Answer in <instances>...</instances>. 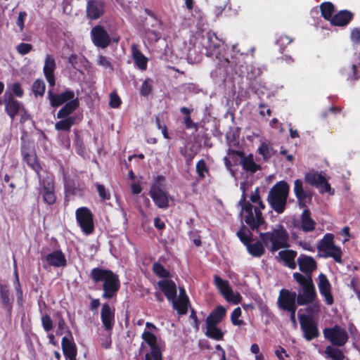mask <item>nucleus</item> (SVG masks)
Here are the masks:
<instances>
[{"instance_id":"obj_1","label":"nucleus","mask_w":360,"mask_h":360,"mask_svg":"<svg viewBox=\"0 0 360 360\" xmlns=\"http://www.w3.org/2000/svg\"><path fill=\"white\" fill-rule=\"evenodd\" d=\"M92 281L97 283L103 281L102 297L105 300H111L117 296L120 288V281L117 274L112 271L99 267L93 268L90 272Z\"/></svg>"},{"instance_id":"obj_2","label":"nucleus","mask_w":360,"mask_h":360,"mask_svg":"<svg viewBox=\"0 0 360 360\" xmlns=\"http://www.w3.org/2000/svg\"><path fill=\"white\" fill-rule=\"evenodd\" d=\"M201 44L205 49V54L208 57H214L219 60V65L225 67L231 62L227 57L221 54L224 42L218 38L215 33L207 32L202 36Z\"/></svg>"},{"instance_id":"obj_3","label":"nucleus","mask_w":360,"mask_h":360,"mask_svg":"<svg viewBox=\"0 0 360 360\" xmlns=\"http://www.w3.org/2000/svg\"><path fill=\"white\" fill-rule=\"evenodd\" d=\"M295 281L299 284L297 304L299 306L307 305L318 297L312 276H304L301 273L295 272L292 275Z\"/></svg>"},{"instance_id":"obj_4","label":"nucleus","mask_w":360,"mask_h":360,"mask_svg":"<svg viewBox=\"0 0 360 360\" xmlns=\"http://www.w3.org/2000/svg\"><path fill=\"white\" fill-rule=\"evenodd\" d=\"M289 191L290 186L285 181H278L269 190L267 202L276 213L282 214L284 212L287 205Z\"/></svg>"},{"instance_id":"obj_5","label":"nucleus","mask_w":360,"mask_h":360,"mask_svg":"<svg viewBox=\"0 0 360 360\" xmlns=\"http://www.w3.org/2000/svg\"><path fill=\"white\" fill-rule=\"evenodd\" d=\"M259 238L264 241L266 246L271 243L270 251L274 252L282 248H288V233L283 225H278L272 231L260 233Z\"/></svg>"},{"instance_id":"obj_6","label":"nucleus","mask_w":360,"mask_h":360,"mask_svg":"<svg viewBox=\"0 0 360 360\" xmlns=\"http://www.w3.org/2000/svg\"><path fill=\"white\" fill-rule=\"evenodd\" d=\"M239 205L242 207V212L245 214L244 221L250 230H257L261 225L265 223L262 213L258 210V207H254L255 214L253 213V206L250 202L246 201V197L244 193L239 201Z\"/></svg>"},{"instance_id":"obj_7","label":"nucleus","mask_w":360,"mask_h":360,"mask_svg":"<svg viewBox=\"0 0 360 360\" xmlns=\"http://www.w3.org/2000/svg\"><path fill=\"white\" fill-rule=\"evenodd\" d=\"M165 176L158 175L155 179L149 191V195L153 202L161 209H167L169 206L168 193L163 190L165 187Z\"/></svg>"},{"instance_id":"obj_8","label":"nucleus","mask_w":360,"mask_h":360,"mask_svg":"<svg viewBox=\"0 0 360 360\" xmlns=\"http://www.w3.org/2000/svg\"><path fill=\"white\" fill-rule=\"evenodd\" d=\"M333 238L332 233H326L319 243L318 249L324 252V257H331L335 262L342 264V252L340 247L334 245Z\"/></svg>"},{"instance_id":"obj_9","label":"nucleus","mask_w":360,"mask_h":360,"mask_svg":"<svg viewBox=\"0 0 360 360\" xmlns=\"http://www.w3.org/2000/svg\"><path fill=\"white\" fill-rule=\"evenodd\" d=\"M323 333L324 338L335 347H343L349 339L346 330L338 325L324 328Z\"/></svg>"},{"instance_id":"obj_10","label":"nucleus","mask_w":360,"mask_h":360,"mask_svg":"<svg viewBox=\"0 0 360 360\" xmlns=\"http://www.w3.org/2000/svg\"><path fill=\"white\" fill-rule=\"evenodd\" d=\"M298 318L303 337L306 340L311 341L319 336L317 323L312 316L302 314L298 315Z\"/></svg>"},{"instance_id":"obj_11","label":"nucleus","mask_w":360,"mask_h":360,"mask_svg":"<svg viewBox=\"0 0 360 360\" xmlns=\"http://www.w3.org/2000/svg\"><path fill=\"white\" fill-rule=\"evenodd\" d=\"M76 219L82 231L86 235H90L94 232V216L88 207H81L77 209Z\"/></svg>"},{"instance_id":"obj_12","label":"nucleus","mask_w":360,"mask_h":360,"mask_svg":"<svg viewBox=\"0 0 360 360\" xmlns=\"http://www.w3.org/2000/svg\"><path fill=\"white\" fill-rule=\"evenodd\" d=\"M141 338L150 349V352L146 354L145 360H162V351L157 344L156 335L150 331L145 330Z\"/></svg>"},{"instance_id":"obj_13","label":"nucleus","mask_w":360,"mask_h":360,"mask_svg":"<svg viewBox=\"0 0 360 360\" xmlns=\"http://www.w3.org/2000/svg\"><path fill=\"white\" fill-rule=\"evenodd\" d=\"M76 98L77 97L75 96L74 91L70 89H66L60 94L54 93L52 89L48 91V99L50 105L53 108H57L68 102L75 100Z\"/></svg>"},{"instance_id":"obj_14","label":"nucleus","mask_w":360,"mask_h":360,"mask_svg":"<svg viewBox=\"0 0 360 360\" xmlns=\"http://www.w3.org/2000/svg\"><path fill=\"white\" fill-rule=\"evenodd\" d=\"M40 185L41 186L40 193L42 195L44 202L49 205L55 204L56 195L54 179L51 176H46L41 180Z\"/></svg>"},{"instance_id":"obj_15","label":"nucleus","mask_w":360,"mask_h":360,"mask_svg":"<svg viewBox=\"0 0 360 360\" xmlns=\"http://www.w3.org/2000/svg\"><path fill=\"white\" fill-rule=\"evenodd\" d=\"M277 304L280 309L287 311L297 307L296 292L288 289H281L277 300Z\"/></svg>"},{"instance_id":"obj_16","label":"nucleus","mask_w":360,"mask_h":360,"mask_svg":"<svg viewBox=\"0 0 360 360\" xmlns=\"http://www.w3.org/2000/svg\"><path fill=\"white\" fill-rule=\"evenodd\" d=\"M227 154L229 155H238L240 158V165L243 169L251 173H255L257 171L261 169V165L255 163L254 161L252 154H249L245 156V153L242 150H236L235 149L229 148L227 151Z\"/></svg>"},{"instance_id":"obj_17","label":"nucleus","mask_w":360,"mask_h":360,"mask_svg":"<svg viewBox=\"0 0 360 360\" xmlns=\"http://www.w3.org/2000/svg\"><path fill=\"white\" fill-rule=\"evenodd\" d=\"M5 111L13 120L23 107L22 103L14 98L11 91H6L4 94Z\"/></svg>"},{"instance_id":"obj_18","label":"nucleus","mask_w":360,"mask_h":360,"mask_svg":"<svg viewBox=\"0 0 360 360\" xmlns=\"http://www.w3.org/2000/svg\"><path fill=\"white\" fill-rule=\"evenodd\" d=\"M303 209L304 210L300 217V222L297 220H294L292 224L295 228L302 230L304 233L314 231L316 229V223L311 217V212L307 207Z\"/></svg>"},{"instance_id":"obj_19","label":"nucleus","mask_w":360,"mask_h":360,"mask_svg":"<svg viewBox=\"0 0 360 360\" xmlns=\"http://www.w3.org/2000/svg\"><path fill=\"white\" fill-rule=\"evenodd\" d=\"M294 193L300 208H306L307 203L311 201V193L303 188V183L300 179L294 181Z\"/></svg>"},{"instance_id":"obj_20","label":"nucleus","mask_w":360,"mask_h":360,"mask_svg":"<svg viewBox=\"0 0 360 360\" xmlns=\"http://www.w3.org/2000/svg\"><path fill=\"white\" fill-rule=\"evenodd\" d=\"M294 193L300 208H306L307 203L311 201V193L303 188V183L300 179L294 181Z\"/></svg>"},{"instance_id":"obj_21","label":"nucleus","mask_w":360,"mask_h":360,"mask_svg":"<svg viewBox=\"0 0 360 360\" xmlns=\"http://www.w3.org/2000/svg\"><path fill=\"white\" fill-rule=\"evenodd\" d=\"M318 287L320 294L324 297L326 304L330 306L334 303V298L331 292V285L327 276L321 273L318 276Z\"/></svg>"},{"instance_id":"obj_22","label":"nucleus","mask_w":360,"mask_h":360,"mask_svg":"<svg viewBox=\"0 0 360 360\" xmlns=\"http://www.w3.org/2000/svg\"><path fill=\"white\" fill-rule=\"evenodd\" d=\"M101 319L104 329L106 331L111 332L115 323V309L111 308L108 303H104L102 305Z\"/></svg>"},{"instance_id":"obj_23","label":"nucleus","mask_w":360,"mask_h":360,"mask_svg":"<svg viewBox=\"0 0 360 360\" xmlns=\"http://www.w3.org/2000/svg\"><path fill=\"white\" fill-rule=\"evenodd\" d=\"M297 264L304 276H311L317 268V262L314 257L304 254H301L297 258Z\"/></svg>"},{"instance_id":"obj_24","label":"nucleus","mask_w":360,"mask_h":360,"mask_svg":"<svg viewBox=\"0 0 360 360\" xmlns=\"http://www.w3.org/2000/svg\"><path fill=\"white\" fill-rule=\"evenodd\" d=\"M94 44L101 48H106L110 44V38L106 30L101 26H95L91 30Z\"/></svg>"},{"instance_id":"obj_25","label":"nucleus","mask_w":360,"mask_h":360,"mask_svg":"<svg viewBox=\"0 0 360 360\" xmlns=\"http://www.w3.org/2000/svg\"><path fill=\"white\" fill-rule=\"evenodd\" d=\"M21 154L23 160L37 173L41 169V167L37 160V157L34 149L30 148L25 144L21 146Z\"/></svg>"},{"instance_id":"obj_26","label":"nucleus","mask_w":360,"mask_h":360,"mask_svg":"<svg viewBox=\"0 0 360 360\" xmlns=\"http://www.w3.org/2000/svg\"><path fill=\"white\" fill-rule=\"evenodd\" d=\"M56 68V64L54 58L51 55H47L45 58L43 72L49 86L51 88L56 85V77L54 75Z\"/></svg>"},{"instance_id":"obj_27","label":"nucleus","mask_w":360,"mask_h":360,"mask_svg":"<svg viewBox=\"0 0 360 360\" xmlns=\"http://www.w3.org/2000/svg\"><path fill=\"white\" fill-rule=\"evenodd\" d=\"M104 13V2L101 0H89L86 4V16L90 20L98 19Z\"/></svg>"},{"instance_id":"obj_28","label":"nucleus","mask_w":360,"mask_h":360,"mask_svg":"<svg viewBox=\"0 0 360 360\" xmlns=\"http://www.w3.org/2000/svg\"><path fill=\"white\" fill-rule=\"evenodd\" d=\"M158 288L169 301L176 297V285L174 281L164 279L157 283Z\"/></svg>"},{"instance_id":"obj_29","label":"nucleus","mask_w":360,"mask_h":360,"mask_svg":"<svg viewBox=\"0 0 360 360\" xmlns=\"http://www.w3.org/2000/svg\"><path fill=\"white\" fill-rule=\"evenodd\" d=\"M45 260L51 266L65 267L67 266V259L61 250H55L45 256Z\"/></svg>"},{"instance_id":"obj_30","label":"nucleus","mask_w":360,"mask_h":360,"mask_svg":"<svg viewBox=\"0 0 360 360\" xmlns=\"http://www.w3.org/2000/svg\"><path fill=\"white\" fill-rule=\"evenodd\" d=\"M63 354L67 360H77V349L75 343L67 337H63L61 341Z\"/></svg>"},{"instance_id":"obj_31","label":"nucleus","mask_w":360,"mask_h":360,"mask_svg":"<svg viewBox=\"0 0 360 360\" xmlns=\"http://www.w3.org/2000/svg\"><path fill=\"white\" fill-rule=\"evenodd\" d=\"M79 106V98H76L75 100H72L70 102H68L58 111L56 117L57 118L63 117H79L76 115H72L75 110H76Z\"/></svg>"},{"instance_id":"obj_32","label":"nucleus","mask_w":360,"mask_h":360,"mask_svg":"<svg viewBox=\"0 0 360 360\" xmlns=\"http://www.w3.org/2000/svg\"><path fill=\"white\" fill-rule=\"evenodd\" d=\"M354 14L348 10H342L333 15L330 24L333 26L344 27L353 19Z\"/></svg>"},{"instance_id":"obj_33","label":"nucleus","mask_w":360,"mask_h":360,"mask_svg":"<svg viewBox=\"0 0 360 360\" xmlns=\"http://www.w3.org/2000/svg\"><path fill=\"white\" fill-rule=\"evenodd\" d=\"M226 309L221 305L217 306L207 316L205 323L206 325L217 326L220 323L226 316Z\"/></svg>"},{"instance_id":"obj_34","label":"nucleus","mask_w":360,"mask_h":360,"mask_svg":"<svg viewBox=\"0 0 360 360\" xmlns=\"http://www.w3.org/2000/svg\"><path fill=\"white\" fill-rule=\"evenodd\" d=\"M131 49L135 65L141 70H146L148 66V58L139 49L137 44H132Z\"/></svg>"},{"instance_id":"obj_35","label":"nucleus","mask_w":360,"mask_h":360,"mask_svg":"<svg viewBox=\"0 0 360 360\" xmlns=\"http://www.w3.org/2000/svg\"><path fill=\"white\" fill-rule=\"evenodd\" d=\"M214 283L225 299L229 301L233 295V290L229 286V281L222 279L219 275L215 274L214 276Z\"/></svg>"},{"instance_id":"obj_36","label":"nucleus","mask_w":360,"mask_h":360,"mask_svg":"<svg viewBox=\"0 0 360 360\" xmlns=\"http://www.w3.org/2000/svg\"><path fill=\"white\" fill-rule=\"evenodd\" d=\"M64 187L67 195L82 197L84 195V187L74 179H68L65 181Z\"/></svg>"},{"instance_id":"obj_37","label":"nucleus","mask_w":360,"mask_h":360,"mask_svg":"<svg viewBox=\"0 0 360 360\" xmlns=\"http://www.w3.org/2000/svg\"><path fill=\"white\" fill-rule=\"evenodd\" d=\"M265 244L262 239L250 242L247 246L248 252L253 257H261L265 253Z\"/></svg>"},{"instance_id":"obj_38","label":"nucleus","mask_w":360,"mask_h":360,"mask_svg":"<svg viewBox=\"0 0 360 360\" xmlns=\"http://www.w3.org/2000/svg\"><path fill=\"white\" fill-rule=\"evenodd\" d=\"M60 120L55 123L54 127L57 131H70L73 125L78 124L81 118L79 117H63L59 118Z\"/></svg>"},{"instance_id":"obj_39","label":"nucleus","mask_w":360,"mask_h":360,"mask_svg":"<svg viewBox=\"0 0 360 360\" xmlns=\"http://www.w3.org/2000/svg\"><path fill=\"white\" fill-rule=\"evenodd\" d=\"M9 295L10 293L8 286L0 283V300L1 304L4 308L11 314L13 308V299L10 298Z\"/></svg>"},{"instance_id":"obj_40","label":"nucleus","mask_w":360,"mask_h":360,"mask_svg":"<svg viewBox=\"0 0 360 360\" xmlns=\"http://www.w3.org/2000/svg\"><path fill=\"white\" fill-rule=\"evenodd\" d=\"M296 256L297 252L293 250H285L278 252V257L280 259L291 269L296 268V263L295 261Z\"/></svg>"},{"instance_id":"obj_41","label":"nucleus","mask_w":360,"mask_h":360,"mask_svg":"<svg viewBox=\"0 0 360 360\" xmlns=\"http://www.w3.org/2000/svg\"><path fill=\"white\" fill-rule=\"evenodd\" d=\"M340 73L347 81L355 82L360 78V75L358 74L357 67L354 64L342 68L340 70Z\"/></svg>"},{"instance_id":"obj_42","label":"nucleus","mask_w":360,"mask_h":360,"mask_svg":"<svg viewBox=\"0 0 360 360\" xmlns=\"http://www.w3.org/2000/svg\"><path fill=\"white\" fill-rule=\"evenodd\" d=\"M326 358L330 360H345L343 352L335 346L328 345L324 350Z\"/></svg>"},{"instance_id":"obj_43","label":"nucleus","mask_w":360,"mask_h":360,"mask_svg":"<svg viewBox=\"0 0 360 360\" xmlns=\"http://www.w3.org/2000/svg\"><path fill=\"white\" fill-rule=\"evenodd\" d=\"M205 335L209 338L219 341L224 340V333L217 326L206 325Z\"/></svg>"},{"instance_id":"obj_44","label":"nucleus","mask_w":360,"mask_h":360,"mask_svg":"<svg viewBox=\"0 0 360 360\" xmlns=\"http://www.w3.org/2000/svg\"><path fill=\"white\" fill-rule=\"evenodd\" d=\"M173 309L180 316L186 315L188 312V306L189 300H183L181 298H174L172 300Z\"/></svg>"},{"instance_id":"obj_45","label":"nucleus","mask_w":360,"mask_h":360,"mask_svg":"<svg viewBox=\"0 0 360 360\" xmlns=\"http://www.w3.org/2000/svg\"><path fill=\"white\" fill-rule=\"evenodd\" d=\"M320 11L321 16L326 20L331 22L335 11L334 5L330 1H326L320 5Z\"/></svg>"},{"instance_id":"obj_46","label":"nucleus","mask_w":360,"mask_h":360,"mask_svg":"<svg viewBox=\"0 0 360 360\" xmlns=\"http://www.w3.org/2000/svg\"><path fill=\"white\" fill-rule=\"evenodd\" d=\"M193 110H190L187 107H181L180 108L181 113L184 114L185 116L184 117V123L186 129H195V131L198 130V123H195L191 117V113Z\"/></svg>"},{"instance_id":"obj_47","label":"nucleus","mask_w":360,"mask_h":360,"mask_svg":"<svg viewBox=\"0 0 360 360\" xmlns=\"http://www.w3.org/2000/svg\"><path fill=\"white\" fill-rule=\"evenodd\" d=\"M325 176L317 172H309L305 174L304 180L311 186L319 187L321 182H323Z\"/></svg>"},{"instance_id":"obj_48","label":"nucleus","mask_w":360,"mask_h":360,"mask_svg":"<svg viewBox=\"0 0 360 360\" xmlns=\"http://www.w3.org/2000/svg\"><path fill=\"white\" fill-rule=\"evenodd\" d=\"M32 90L35 97L43 96L46 91V84L42 79H37L32 85Z\"/></svg>"},{"instance_id":"obj_49","label":"nucleus","mask_w":360,"mask_h":360,"mask_svg":"<svg viewBox=\"0 0 360 360\" xmlns=\"http://www.w3.org/2000/svg\"><path fill=\"white\" fill-rule=\"evenodd\" d=\"M152 270L159 278L167 279L171 276L169 271L160 262H155L153 265Z\"/></svg>"},{"instance_id":"obj_50","label":"nucleus","mask_w":360,"mask_h":360,"mask_svg":"<svg viewBox=\"0 0 360 360\" xmlns=\"http://www.w3.org/2000/svg\"><path fill=\"white\" fill-rule=\"evenodd\" d=\"M246 233V228L243 226L242 228L237 232V236L240 240L245 245V247L250 243L254 241L252 238V233L250 230H248Z\"/></svg>"},{"instance_id":"obj_51","label":"nucleus","mask_w":360,"mask_h":360,"mask_svg":"<svg viewBox=\"0 0 360 360\" xmlns=\"http://www.w3.org/2000/svg\"><path fill=\"white\" fill-rule=\"evenodd\" d=\"M153 81L150 78L146 79L142 83L139 94L141 96L146 97L149 96L153 91Z\"/></svg>"},{"instance_id":"obj_52","label":"nucleus","mask_w":360,"mask_h":360,"mask_svg":"<svg viewBox=\"0 0 360 360\" xmlns=\"http://www.w3.org/2000/svg\"><path fill=\"white\" fill-rule=\"evenodd\" d=\"M305 310L308 313L307 315H318L321 311V303L318 297L316 300L308 304Z\"/></svg>"},{"instance_id":"obj_53","label":"nucleus","mask_w":360,"mask_h":360,"mask_svg":"<svg viewBox=\"0 0 360 360\" xmlns=\"http://www.w3.org/2000/svg\"><path fill=\"white\" fill-rule=\"evenodd\" d=\"M293 39L285 34H281L276 39V44L280 47L281 52H283L286 46L291 44Z\"/></svg>"},{"instance_id":"obj_54","label":"nucleus","mask_w":360,"mask_h":360,"mask_svg":"<svg viewBox=\"0 0 360 360\" xmlns=\"http://www.w3.org/2000/svg\"><path fill=\"white\" fill-rule=\"evenodd\" d=\"M15 291H16V297H17V302L19 306H22L24 303L23 300V292L21 288V285L20 283L17 271H15Z\"/></svg>"},{"instance_id":"obj_55","label":"nucleus","mask_w":360,"mask_h":360,"mask_svg":"<svg viewBox=\"0 0 360 360\" xmlns=\"http://www.w3.org/2000/svg\"><path fill=\"white\" fill-rule=\"evenodd\" d=\"M96 191L98 193L99 197L103 200H109L111 198L110 193L107 190L104 185L101 184L98 182L95 183Z\"/></svg>"},{"instance_id":"obj_56","label":"nucleus","mask_w":360,"mask_h":360,"mask_svg":"<svg viewBox=\"0 0 360 360\" xmlns=\"http://www.w3.org/2000/svg\"><path fill=\"white\" fill-rule=\"evenodd\" d=\"M242 311L240 307H236L233 309L231 315V321L234 326H241L243 323V321L239 319L241 316Z\"/></svg>"},{"instance_id":"obj_57","label":"nucleus","mask_w":360,"mask_h":360,"mask_svg":"<svg viewBox=\"0 0 360 360\" xmlns=\"http://www.w3.org/2000/svg\"><path fill=\"white\" fill-rule=\"evenodd\" d=\"M196 172L200 178H205V173H208L209 170L206 166L204 160H199L196 164Z\"/></svg>"},{"instance_id":"obj_58","label":"nucleus","mask_w":360,"mask_h":360,"mask_svg":"<svg viewBox=\"0 0 360 360\" xmlns=\"http://www.w3.org/2000/svg\"><path fill=\"white\" fill-rule=\"evenodd\" d=\"M42 326L46 332H49L53 329V321L48 314H45L41 317Z\"/></svg>"},{"instance_id":"obj_59","label":"nucleus","mask_w":360,"mask_h":360,"mask_svg":"<svg viewBox=\"0 0 360 360\" xmlns=\"http://www.w3.org/2000/svg\"><path fill=\"white\" fill-rule=\"evenodd\" d=\"M32 45L27 43H20L17 47V51L21 55H25L32 50Z\"/></svg>"},{"instance_id":"obj_60","label":"nucleus","mask_w":360,"mask_h":360,"mask_svg":"<svg viewBox=\"0 0 360 360\" xmlns=\"http://www.w3.org/2000/svg\"><path fill=\"white\" fill-rule=\"evenodd\" d=\"M11 91L12 92H11L13 95H15L17 97H19V98H21L24 95V91L21 86V84L19 82H15V83H13L12 85H11Z\"/></svg>"},{"instance_id":"obj_61","label":"nucleus","mask_w":360,"mask_h":360,"mask_svg":"<svg viewBox=\"0 0 360 360\" xmlns=\"http://www.w3.org/2000/svg\"><path fill=\"white\" fill-rule=\"evenodd\" d=\"M121 103L122 101L119 96L116 93H111L110 95V106L112 108H117Z\"/></svg>"},{"instance_id":"obj_62","label":"nucleus","mask_w":360,"mask_h":360,"mask_svg":"<svg viewBox=\"0 0 360 360\" xmlns=\"http://www.w3.org/2000/svg\"><path fill=\"white\" fill-rule=\"evenodd\" d=\"M320 188L321 193H328L330 195H333L334 191L331 188L330 184L328 182L326 177L323 182H321L320 186L319 187Z\"/></svg>"},{"instance_id":"obj_63","label":"nucleus","mask_w":360,"mask_h":360,"mask_svg":"<svg viewBox=\"0 0 360 360\" xmlns=\"http://www.w3.org/2000/svg\"><path fill=\"white\" fill-rule=\"evenodd\" d=\"M145 34H146V36L148 37L149 39H150L151 41H153L155 42H157L160 39V32L153 30L149 28H148L145 30Z\"/></svg>"},{"instance_id":"obj_64","label":"nucleus","mask_w":360,"mask_h":360,"mask_svg":"<svg viewBox=\"0 0 360 360\" xmlns=\"http://www.w3.org/2000/svg\"><path fill=\"white\" fill-rule=\"evenodd\" d=\"M258 153L262 155L264 160H267L271 156L269 153V148L268 146L264 143H262L259 147Z\"/></svg>"}]
</instances>
